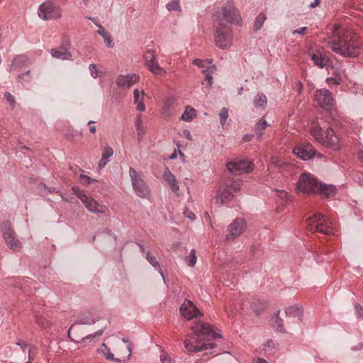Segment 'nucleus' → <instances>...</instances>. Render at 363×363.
Wrapping results in <instances>:
<instances>
[{
	"instance_id": "1",
	"label": "nucleus",
	"mask_w": 363,
	"mask_h": 363,
	"mask_svg": "<svg viewBox=\"0 0 363 363\" xmlns=\"http://www.w3.org/2000/svg\"><path fill=\"white\" fill-rule=\"evenodd\" d=\"M328 46L336 54L346 57H357L361 52V43L356 35L349 30H339L337 28L333 30Z\"/></svg>"
},
{
	"instance_id": "2",
	"label": "nucleus",
	"mask_w": 363,
	"mask_h": 363,
	"mask_svg": "<svg viewBox=\"0 0 363 363\" xmlns=\"http://www.w3.org/2000/svg\"><path fill=\"white\" fill-rule=\"evenodd\" d=\"M191 330L193 335H188L184 342V347L187 351L198 352L216 347V344L208 341L219 337L220 335L216 333L210 325L201 322L195 323Z\"/></svg>"
},
{
	"instance_id": "3",
	"label": "nucleus",
	"mask_w": 363,
	"mask_h": 363,
	"mask_svg": "<svg viewBox=\"0 0 363 363\" xmlns=\"http://www.w3.org/2000/svg\"><path fill=\"white\" fill-rule=\"evenodd\" d=\"M296 191L330 198L336 195L337 189L335 185L321 183L313 174L303 172L297 182Z\"/></svg>"
},
{
	"instance_id": "4",
	"label": "nucleus",
	"mask_w": 363,
	"mask_h": 363,
	"mask_svg": "<svg viewBox=\"0 0 363 363\" xmlns=\"http://www.w3.org/2000/svg\"><path fill=\"white\" fill-rule=\"evenodd\" d=\"M213 21L241 26L242 18L233 0H228L225 5L213 14Z\"/></svg>"
},
{
	"instance_id": "5",
	"label": "nucleus",
	"mask_w": 363,
	"mask_h": 363,
	"mask_svg": "<svg viewBox=\"0 0 363 363\" xmlns=\"http://www.w3.org/2000/svg\"><path fill=\"white\" fill-rule=\"evenodd\" d=\"M311 133L316 141L323 145L333 150H337L340 148V140L334 130L328 128L325 132L318 125L313 123L311 128Z\"/></svg>"
},
{
	"instance_id": "6",
	"label": "nucleus",
	"mask_w": 363,
	"mask_h": 363,
	"mask_svg": "<svg viewBox=\"0 0 363 363\" xmlns=\"http://www.w3.org/2000/svg\"><path fill=\"white\" fill-rule=\"evenodd\" d=\"M306 228L312 233H320L330 235L333 234V228L328 219L320 213H316L306 220Z\"/></svg>"
},
{
	"instance_id": "7",
	"label": "nucleus",
	"mask_w": 363,
	"mask_h": 363,
	"mask_svg": "<svg viewBox=\"0 0 363 363\" xmlns=\"http://www.w3.org/2000/svg\"><path fill=\"white\" fill-rule=\"evenodd\" d=\"M213 26L215 30L214 38L216 44L221 49H227L231 45V28L226 23H220L213 21Z\"/></svg>"
},
{
	"instance_id": "8",
	"label": "nucleus",
	"mask_w": 363,
	"mask_h": 363,
	"mask_svg": "<svg viewBox=\"0 0 363 363\" xmlns=\"http://www.w3.org/2000/svg\"><path fill=\"white\" fill-rule=\"evenodd\" d=\"M129 175L136 194L140 198H147L150 196V189L138 172L134 168L130 167Z\"/></svg>"
},
{
	"instance_id": "9",
	"label": "nucleus",
	"mask_w": 363,
	"mask_h": 363,
	"mask_svg": "<svg viewBox=\"0 0 363 363\" xmlns=\"http://www.w3.org/2000/svg\"><path fill=\"white\" fill-rule=\"evenodd\" d=\"M38 15L43 20H50L58 19L62 14L59 5L52 1H46L39 6Z\"/></svg>"
},
{
	"instance_id": "10",
	"label": "nucleus",
	"mask_w": 363,
	"mask_h": 363,
	"mask_svg": "<svg viewBox=\"0 0 363 363\" xmlns=\"http://www.w3.org/2000/svg\"><path fill=\"white\" fill-rule=\"evenodd\" d=\"M145 65L148 70L155 75H164L166 70L160 67L157 60V53L152 49H148L143 56Z\"/></svg>"
},
{
	"instance_id": "11",
	"label": "nucleus",
	"mask_w": 363,
	"mask_h": 363,
	"mask_svg": "<svg viewBox=\"0 0 363 363\" xmlns=\"http://www.w3.org/2000/svg\"><path fill=\"white\" fill-rule=\"evenodd\" d=\"M314 99L318 105L325 111H330L334 106L332 93L326 89L317 90L315 93Z\"/></svg>"
},
{
	"instance_id": "12",
	"label": "nucleus",
	"mask_w": 363,
	"mask_h": 363,
	"mask_svg": "<svg viewBox=\"0 0 363 363\" xmlns=\"http://www.w3.org/2000/svg\"><path fill=\"white\" fill-rule=\"evenodd\" d=\"M2 233L9 248L16 251L21 247V242L16 238L14 231L11 229L10 223L6 222L3 224Z\"/></svg>"
},
{
	"instance_id": "13",
	"label": "nucleus",
	"mask_w": 363,
	"mask_h": 363,
	"mask_svg": "<svg viewBox=\"0 0 363 363\" xmlns=\"http://www.w3.org/2000/svg\"><path fill=\"white\" fill-rule=\"evenodd\" d=\"M193 64L201 69V72L205 75V80L202 84L210 88L213 84V74L216 70V66H206V62L200 59L194 60Z\"/></svg>"
},
{
	"instance_id": "14",
	"label": "nucleus",
	"mask_w": 363,
	"mask_h": 363,
	"mask_svg": "<svg viewBox=\"0 0 363 363\" xmlns=\"http://www.w3.org/2000/svg\"><path fill=\"white\" fill-rule=\"evenodd\" d=\"M226 166L229 172L236 174L248 173L252 169V164L247 160H235L227 163Z\"/></svg>"
},
{
	"instance_id": "15",
	"label": "nucleus",
	"mask_w": 363,
	"mask_h": 363,
	"mask_svg": "<svg viewBox=\"0 0 363 363\" xmlns=\"http://www.w3.org/2000/svg\"><path fill=\"white\" fill-rule=\"evenodd\" d=\"M240 181H233L228 184L219 195L221 203L224 204L230 201L240 190Z\"/></svg>"
},
{
	"instance_id": "16",
	"label": "nucleus",
	"mask_w": 363,
	"mask_h": 363,
	"mask_svg": "<svg viewBox=\"0 0 363 363\" xmlns=\"http://www.w3.org/2000/svg\"><path fill=\"white\" fill-rule=\"evenodd\" d=\"M246 223L243 218H235L228 227V234L226 235V240H234L240 236L245 230Z\"/></svg>"
},
{
	"instance_id": "17",
	"label": "nucleus",
	"mask_w": 363,
	"mask_h": 363,
	"mask_svg": "<svg viewBox=\"0 0 363 363\" xmlns=\"http://www.w3.org/2000/svg\"><path fill=\"white\" fill-rule=\"evenodd\" d=\"M293 151L295 155L303 160H308L313 158L316 152L309 143L298 145L294 148Z\"/></svg>"
},
{
	"instance_id": "18",
	"label": "nucleus",
	"mask_w": 363,
	"mask_h": 363,
	"mask_svg": "<svg viewBox=\"0 0 363 363\" xmlns=\"http://www.w3.org/2000/svg\"><path fill=\"white\" fill-rule=\"evenodd\" d=\"M180 312L182 316L186 320H191L201 315L198 308L189 300H185L180 307Z\"/></svg>"
},
{
	"instance_id": "19",
	"label": "nucleus",
	"mask_w": 363,
	"mask_h": 363,
	"mask_svg": "<svg viewBox=\"0 0 363 363\" xmlns=\"http://www.w3.org/2000/svg\"><path fill=\"white\" fill-rule=\"evenodd\" d=\"M82 202L86 209L91 213L105 214L107 211V208L105 206L100 204L94 198L88 195L83 199V201H82Z\"/></svg>"
},
{
	"instance_id": "20",
	"label": "nucleus",
	"mask_w": 363,
	"mask_h": 363,
	"mask_svg": "<svg viewBox=\"0 0 363 363\" xmlns=\"http://www.w3.org/2000/svg\"><path fill=\"white\" fill-rule=\"evenodd\" d=\"M140 79L136 74H120L116 79V84L122 89H128Z\"/></svg>"
},
{
	"instance_id": "21",
	"label": "nucleus",
	"mask_w": 363,
	"mask_h": 363,
	"mask_svg": "<svg viewBox=\"0 0 363 363\" xmlns=\"http://www.w3.org/2000/svg\"><path fill=\"white\" fill-rule=\"evenodd\" d=\"M50 52L52 57L62 60H72V54L68 51L67 48L64 45L60 46L56 48H52L50 50Z\"/></svg>"
},
{
	"instance_id": "22",
	"label": "nucleus",
	"mask_w": 363,
	"mask_h": 363,
	"mask_svg": "<svg viewBox=\"0 0 363 363\" xmlns=\"http://www.w3.org/2000/svg\"><path fill=\"white\" fill-rule=\"evenodd\" d=\"M144 94L145 93L143 91L140 93L138 89H135L133 91V102L137 105L136 109L140 112L145 111V105L143 101Z\"/></svg>"
},
{
	"instance_id": "23",
	"label": "nucleus",
	"mask_w": 363,
	"mask_h": 363,
	"mask_svg": "<svg viewBox=\"0 0 363 363\" xmlns=\"http://www.w3.org/2000/svg\"><path fill=\"white\" fill-rule=\"evenodd\" d=\"M113 155V150L110 146H106L103 150L101 158L99 162V168L103 169L106 164L109 162L110 157Z\"/></svg>"
},
{
	"instance_id": "24",
	"label": "nucleus",
	"mask_w": 363,
	"mask_h": 363,
	"mask_svg": "<svg viewBox=\"0 0 363 363\" xmlns=\"http://www.w3.org/2000/svg\"><path fill=\"white\" fill-rule=\"evenodd\" d=\"M97 27L99 30L96 33L103 37L106 46L109 48H113L114 43L110 33L101 25H97Z\"/></svg>"
},
{
	"instance_id": "25",
	"label": "nucleus",
	"mask_w": 363,
	"mask_h": 363,
	"mask_svg": "<svg viewBox=\"0 0 363 363\" xmlns=\"http://www.w3.org/2000/svg\"><path fill=\"white\" fill-rule=\"evenodd\" d=\"M146 259L147 262L158 272H160V275L162 276L163 280L164 281V277L163 274V272L160 268V263L157 261L156 257L153 255L150 251L146 252L145 255Z\"/></svg>"
},
{
	"instance_id": "26",
	"label": "nucleus",
	"mask_w": 363,
	"mask_h": 363,
	"mask_svg": "<svg viewBox=\"0 0 363 363\" xmlns=\"http://www.w3.org/2000/svg\"><path fill=\"white\" fill-rule=\"evenodd\" d=\"M270 125L264 119L261 118L255 125V133L257 135L258 140H260L263 135L264 130Z\"/></svg>"
},
{
	"instance_id": "27",
	"label": "nucleus",
	"mask_w": 363,
	"mask_h": 363,
	"mask_svg": "<svg viewBox=\"0 0 363 363\" xmlns=\"http://www.w3.org/2000/svg\"><path fill=\"white\" fill-rule=\"evenodd\" d=\"M285 313L286 316L300 318L302 315V308L298 305L291 306L286 308Z\"/></svg>"
},
{
	"instance_id": "28",
	"label": "nucleus",
	"mask_w": 363,
	"mask_h": 363,
	"mask_svg": "<svg viewBox=\"0 0 363 363\" xmlns=\"http://www.w3.org/2000/svg\"><path fill=\"white\" fill-rule=\"evenodd\" d=\"M267 103V98L265 94L262 93L257 94L253 101L254 106L258 108H265Z\"/></svg>"
},
{
	"instance_id": "29",
	"label": "nucleus",
	"mask_w": 363,
	"mask_h": 363,
	"mask_svg": "<svg viewBox=\"0 0 363 363\" xmlns=\"http://www.w3.org/2000/svg\"><path fill=\"white\" fill-rule=\"evenodd\" d=\"M174 104V99L173 97H168L164 102L163 113L168 116L172 115L174 110L173 105Z\"/></svg>"
},
{
	"instance_id": "30",
	"label": "nucleus",
	"mask_w": 363,
	"mask_h": 363,
	"mask_svg": "<svg viewBox=\"0 0 363 363\" xmlns=\"http://www.w3.org/2000/svg\"><path fill=\"white\" fill-rule=\"evenodd\" d=\"M311 60L313 61L314 65L319 67L320 68H323L325 66V58L322 56L321 53L319 52H316L311 55Z\"/></svg>"
},
{
	"instance_id": "31",
	"label": "nucleus",
	"mask_w": 363,
	"mask_h": 363,
	"mask_svg": "<svg viewBox=\"0 0 363 363\" xmlns=\"http://www.w3.org/2000/svg\"><path fill=\"white\" fill-rule=\"evenodd\" d=\"M196 116V111L193 108L187 107L181 116V119L184 121H191Z\"/></svg>"
},
{
	"instance_id": "32",
	"label": "nucleus",
	"mask_w": 363,
	"mask_h": 363,
	"mask_svg": "<svg viewBox=\"0 0 363 363\" xmlns=\"http://www.w3.org/2000/svg\"><path fill=\"white\" fill-rule=\"evenodd\" d=\"M184 261L186 264L190 267L195 266L197 261V257L196 255V250L194 249H192L190 252V254L185 257Z\"/></svg>"
},
{
	"instance_id": "33",
	"label": "nucleus",
	"mask_w": 363,
	"mask_h": 363,
	"mask_svg": "<svg viewBox=\"0 0 363 363\" xmlns=\"http://www.w3.org/2000/svg\"><path fill=\"white\" fill-rule=\"evenodd\" d=\"M267 19L266 14L261 13H259L255 18V23H254V29L255 30H259L262 26L264 21Z\"/></svg>"
},
{
	"instance_id": "34",
	"label": "nucleus",
	"mask_w": 363,
	"mask_h": 363,
	"mask_svg": "<svg viewBox=\"0 0 363 363\" xmlns=\"http://www.w3.org/2000/svg\"><path fill=\"white\" fill-rule=\"evenodd\" d=\"M163 178L168 183L169 186L177 182L175 176L171 172L169 168H165L163 173Z\"/></svg>"
},
{
	"instance_id": "35",
	"label": "nucleus",
	"mask_w": 363,
	"mask_h": 363,
	"mask_svg": "<svg viewBox=\"0 0 363 363\" xmlns=\"http://www.w3.org/2000/svg\"><path fill=\"white\" fill-rule=\"evenodd\" d=\"M220 123L223 126L228 118V109L225 107L222 108L219 112Z\"/></svg>"
},
{
	"instance_id": "36",
	"label": "nucleus",
	"mask_w": 363,
	"mask_h": 363,
	"mask_svg": "<svg viewBox=\"0 0 363 363\" xmlns=\"http://www.w3.org/2000/svg\"><path fill=\"white\" fill-rule=\"evenodd\" d=\"M270 164L274 167H281L286 164V162L277 156H272L270 158Z\"/></svg>"
},
{
	"instance_id": "37",
	"label": "nucleus",
	"mask_w": 363,
	"mask_h": 363,
	"mask_svg": "<svg viewBox=\"0 0 363 363\" xmlns=\"http://www.w3.org/2000/svg\"><path fill=\"white\" fill-rule=\"evenodd\" d=\"M279 311L277 312L274 324V326L276 328V330L277 331L284 332V328H283V320L279 318Z\"/></svg>"
},
{
	"instance_id": "38",
	"label": "nucleus",
	"mask_w": 363,
	"mask_h": 363,
	"mask_svg": "<svg viewBox=\"0 0 363 363\" xmlns=\"http://www.w3.org/2000/svg\"><path fill=\"white\" fill-rule=\"evenodd\" d=\"M72 191L81 201L87 196L85 191L80 189L79 186H73Z\"/></svg>"
},
{
	"instance_id": "39",
	"label": "nucleus",
	"mask_w": 363,
	"mask_h": 363,
	"mask_svg": "<svg viewBox=\"0 0 363 363\" xmlns=\"http://www.w3.org/2000/svg\"><path fill=\"white\" fill-rule=\"evenodd\" d=\"M35 320L38 326L40 327L42 329L48 328L50 325L49 322L43 317L36 316Z\"/></svg>"
},
{
	"instance_id": "40",
	"label": "nucleus",
	"mask_w": 363,
	"mask_h": 363,
	"mask_svg": "<svg viewBox=\"0 0 363 363\" xmlns=\"http://www.w3.org/2000/svg\"><path fill=\"white\" fill-rule=\"evenodd\" d=\"M4 98L6 101L9 104L12 108H13L16 106V99L14 96L10 92H5Z\"/></svg>"
},
{
	"instance_id": "41",
	"label": "nucleus",
	"mask_w": 363,
	"mask_h": 363,
	"mask_svg": "<svg viewBox=\"0 0 363 363\" xmlns=\"http://www.w3.org/2000/svg\"><path fill=\"white\" fill-rule=\"evenodd\" d=\"M103 347H104V350H106V352H105L104 350H101V352H103V354H104V356L106 357V358L107 359L111 360V361L119 362V359L114 358L113 354L111 353V352L110 351L109 349L106 348L105 344H103Z\"/></svg>"
},
{
	"instance_id": "42",
	"label": "nucleus",
	"mask_w": 363,
	"mask_h": 363,
	"mask_svg": "<svg viewBox=\"0 0 363 363\" xmlns=\"http://www.w3.org/2000/svg\"><path fill=\"white\" fill-rule=\"evenodd\" d=\"M30 70L26 71L18 75V80L21 83H28L30 82Z\"/></svg>"
},
{
	"instance_id": "43",
	"label": "nucleus",
	"mask_w": 363,
	"mask_h": 363,
	"mask_svg": "<svg viewBox=\"0 0 363 363\" xmlns=\"http://www.w3.org/2000/svg\"><path fill=\"white\" fill-rule=\"evenodd\" d=\"M167 10L169 11H176L179 8V3L177 0H173L171 2L168 3L166 6Z\"/></svg>"
},
{
	"instance_id": "44",
	"label": "nucleus",
	"mask_w": 363,
	"mask_h": 363,
	"mask_svg": "<svg viewBox=\"0 0 363 363\" xmlns=\"http://www.w3.org/2000/svg\"><path fill=\"white\" fill-rule=\"evenodd\" d=\"M89 69L90 74L93 78L96 79L99 77L97 67L95 64H90L89 66Z\"/></svg>"
},
{
	"instance_id": "45",
	"label": "nucleus",
	"mask_w": 363,
	"mask_h": 363,
	"mask_svg": "<svg viewBox=\"0 0 363 363\" xmlns=\"http://www.w3.org/2000/svg\"><path fill=\"white\" fill-rule=\"evenodd\" d=\"M80 182L82 184H84L86 185H88V184H91L92 182H95V179L86 176V175H84V174H81L80 175Z\"/></svg>"
},
{
	"instance_id": "46",
	"label": "nucleus",
	"mask_w": 363,
	"mask_h": 363,
	"mask_svg": "<svg viewBox=\"0 0 363 363\" xmlns=\"http://www.w3.org/2000/svg\"><path fill=\"white\" fill-rule=\"evenodd\" d=\"M96 323V320L92 318H82L77 323L83 325H93Z\"/></svg>"
},
{
	"instance_id": "47",
	"label": "nucleus",
	"mask_w": 363,
	"mask_h": 363,
	"mask_svg": "<svg viewBox=\"0 0 363 363\" xmlns=\"http://www.w3.org/2000/svg\"><path fill=\"white\" fill-rule=\"evenodd\" d=\"M135 127L138 130L143 131V121L140 114L138 115L136 117Z\"/></svg>"
},
{
	"instance_id": "48",
	"label": "nucleus",
	"mask_w": 363,
	"mask_h": 363,
	"mask_svg": "<svg viewBox=\"0 0 363 363\" xmlns=\"http://www.w3.org/2000/svg\"><path fill=\"white\" fill-rule=\"evenodd\" d=\"M104 333V330H99L98 331H96V333H94L93 335H89L88 336H86L85 337V339H98L99 337H101L102 335Z\"/></svg>"
},
{
	"instance_id": "49",
	"label": "nucleus",
	"mask_w": 363,
	"mask_h": 363,
	"mask_svg": "<svg viewBox=\"0 0 363 363\" xmlns=\"http://www.w3.org/2000/svg\"><path fill=\"white\" fill-rule=\"evenodd\" d=\"M183 214L188 218L191 219V220H195L196 219V216L195 214L191 212L190 210H189L188 208H186L184 212H183Z\"/></svg>"
},
{
	"instance_id": "50",
	"label": "nucleus",
	"mask_w": 363,
	"mask_h": 363,
	"mask_svg": "<svg viewBox=\"0 0 363 363\" xmlns=\"http://www.w3.org/2000/svg\"><path fill=\"white\" fill-rule=\"evenodd\" d=\"M160 360L162 363H170L172 359L168 354H162L160 355Z\"/></svg>"
},
{
	"instance_id": "51",
	"label": "nucleus",
	"mask_w": 363,
	"mask_h": 363,
	"mask_svg": "<svg viewBox=\"0 0 363 363\" xmlns=\"http://www.w3.org/2000/svg\"><path fill=\"white\" fill-rule=\"evenodd\" d=\"M277 192L279 193L278 196H279L282 199H285L286 201H288L289 195L288 193L284 190H278Z\"/></svg>"
},
{
	"instance_id": "52",
	"label": "nucleus",
	"mask_w": 363,
	"mask_h": 363,
	"mask_svg": "<svg viewBox=\"0 0 363 363\" xmlns=\"http://www.w3.org/2000/svg\"><path fill=\"white\" fill-rule=\"evenodd\" d=\"M169 187H170L171 190L174 194H176L177 195H179L178 192H179V186L178 185L177 182H176L172 184L171 185H169Z\"/></svg>"
},
{
	"instance_id": "53",
	"label": "nucleus",
	"mask_w": 363,
	"mask_h": 363,
	"mask_svg": "<svg viewBox=\"0 0 363 363\" xmlns=\"http://www.w3.org/2000/svg\"><path fill=\"white\" fill-rule=\"evenodd\" d=\"M60 196L63 201L67 202H71L73 199L72 196L68 195L66 193H60Z\"/></svg>"
},
{
	"instance_id": "54",
	"label": "nucleus",
	"mask_w": 363,
	"mask_h": 363,
	"mask_svg": "<svg viewBox=\"0 0 363 363\" xmlns=\"http://www.w3.org/2000/svg\"><path fill=\"white\" fill-rule=\"evenodd\" d=\"M275 344L274 342L271 340H268L264 345H263V350H267L268 347H273L274 346Z\"/></svg>"
},
{
	"instance_id": "55",
	"label": "nucleus",
	"mask_w": 363,
	"mask_h": 363,
	"mask_svg": "<svg viewBox=\"0 0 363 363\" xmlns=\"http://www.w3.org/2000/svg\"><path fill=\"white\" fill-rule=\"evenodd\" d=\"M356 311H357V315L359 318H362L363 317V307L362 306L357 305L356 306Z\"/></svg>"
},
{
	"instance_id": "56",
	"label": "nucleus",
	"mask_w": 363,
	"mask_h": 363,
	"mask_svg": "<svg viewBox=\"0 0 363 363\" xmlns=\"http://www.w3.org/2000/svg\"><path fill=\"white\" fill-rule=\"evenodd\" d=\"M307 30V28L306 27H301V28H299L298 29H296L293 31V34L295 35V34H304L305 31Z\"/></svg>"
},
{
	"instance_id": "57",
	"label": "nucleus",
	"mask_w": 363,
	"mask_h": 363,
	"mask_svg": "<svg viewBox=\"0 0 363 363\" xmlns=\"http://www.w3.org/2000/svg\"><path fill=\"white\" fill-rule=\"evenodd\" d=\"M95 122L93 121H89L88 122V125H89V130L91 133H94L96 132V127L95 126H91L90 125L92 123H94Z\"/></svg>"
},
{
	"instance_id": "58",
	"label": "nucleus",
	"mask_w": 363,
	"mask_h": 363,
	"mask_svg": "<svg viewBox=\"0 0 363 363\" xmlns=\"http://www.w3.org/2000/svg\"><path fill=\"white\" fill-rule=\"evenodd\" d=\"M326 81L328 82V83H333L335 84H339V82L336 79L333 77L328 78Z\"/></svg>"
},
{
	"instance_id": "59",
	"label": "nucleus",
	"mask_w": 363,
	"mask_h": 363,
	"mask_svg": "<svg viewBox=\"0 0 363 363\" xmlns=\"http://www.w3.org/2000/svg\"><path fill=\"white\" fill-rule=\"evenodd\" d=\"M252 138V135H248V134H246L243 136L242 138V140L245 141V142H247V141H250Z\"/></svg>"
},
{
	"instance_id": "60",
	"label": "nucleus",
	"mask_w": 363,
	"mask_h": 363,
	"mask_svg": "<svg viewBox=\"0 0 363 363\" xmlns=\"http://www.w3.org/2000/svg\"><path fill=\"white\" fill-rule=\"evenodd\" d=\"M24 58H25V57H24L23 55H18V56H17V57H16L14 58L13 62H14L15 63H17V62H20V61L23 60H24Z\"/></svg>"
},
{
	"instance_id": "61",
	"label": "nucleus",
	"mask_w": 363,
	"mask_h": 363,
	"mask_svg": "<svg viewBox=\"0 0 363 363\" xmlns=\"http://www.w3.org/2000/svg\"><path fill=\"white\" fill-rule=\"evenodd\" d=\"M184 135L186 136V138L188 140H191V139H192V138H191V133H190L189 130H184Z\"/></svg>"
},
{
	"instance_id": "62",
	"label": "nucleus",
	"mask_w": 363,
	"mask_h": 363,
	"mask_svg": "<svg viewBox=\"0 0 363 363\" xmlns=\"http://www.w3.org/2000/svg\"><path fill=\"white\" fill-rule=\"evenodd\" d=\"M359 160L363 163V150H361L358 152Z\"/></svg>"
},
{
	"instance_id": "63",
	"label": "nucleus",
	"mask_w": 363,
	"mask_h": 363,
	"mask_svg": "<svg viewBox=\"0 0 363 363\" xmlns=\"http://www.w3.org/2000/svg\"><path fill=\"white\" fill-rule=\"evenodd\" d=\"M320 3V0H315L314 2L311 3L310 4V7L311 8H314L315 6H317Z\"/></svg>"
},
{
	"instance_id": "64",
	"label": "nucleus",
	"mask_w": 363,
	"mask_h": 363,
	"mask_svg": "<svg viewBox=\"0 0 363 363\" xmlns=\"http://www.w3.org/2000/svg\"><path fill=\"white\" fill-rule=\"evenodd\" d=\"M296 87H297V92L298 94H300L301 92V91H302V84H301V83L298 82L296 84Z\"/></svg>"
}]
</instances>
